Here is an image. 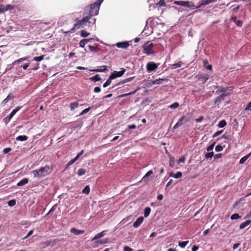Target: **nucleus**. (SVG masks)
<instances>
[{
    "mask_svg": "<svg viewBox=\"0 0 251 251\" xmlns=\"http://www.w3.org/2000/svg\"><path fill=\"white\" fill-rule=\"evenodd\" d=\"M14 6L11 4H8L6 6H4V11H7L9 10L13 9L14 8Z\"/></svg>",
    "mask_w": 251,
    "mask_h": 251,
    "instance_id": "25",
    "label": "nucleus"
},
{
    "mask_svg": "<svg viewBox=\"0 0 251 251\" xmlns=\"http://www.w3.org/2000/svg\"><path fill=\"white\" fill-rule=\"evenodd\" d=\"M151 209L149 207H147L145 209L144 211V216L147 217L150 214Z\"/></svg>",
    "mask_w": 251,
    "mask_h": 251,
    "instance_id": "24",
    "label": "nucleus"
},
{
    "mask_svg": "<svg viewBox=\"0 0 251 251\" xmlns=\"http://www.w3.org/2000/svg\"><path fill=\"white\" fill-rule=\"evenodd\" d=\"M90 192V188L88 186H86L82 190V193L88 194Z\"/></svg>",
    "mask_w": 251,
    "mask_h": 251,
    "instance_id": "34",
    "label": "nucleus"
},
{
    "mask_svg": "<svg viewBox=\"0 0 251 251\" xmlns=\"http://www.w3.org/2000/svg\"><path fill=\"white\" fill-rule=\"evenodd\" d=\"M226 123L225 120H222L219 123L218 126L222 128L226 126Z\"/></svg>",
    "mask_w": 251,
    "mask_h": 251,
    "instance_id": "27",
    "label": "nucleus"
},
{
    "mask_svg": "<svg viewBox=\"0 0 251 251\" xmlns=\"http://www.w3.org/2000/svg\"><path fill=\"white\" fill-rule=\"evenodd\" d=\"M185 160V158L184 156H182L181 158H180L178 160V163H183L184 162Z\"/></svg>",
    "mask_w": 251,
    "mask_h": 251,
    "instance_id": "49",
    "label": "nucleus"
},
{
    "mask_svg": "<svg viewBox=\"0 0 251 251\" xmlns=\"http://www.w3.org/2000/svg\"><path fill=\"white\" fill-rule=\"evenodd\" d=\"M70 232L75 235L83 234L84 233V231L83 230H78L75 228H72L70 230Z\"/></svg>",
    "mask_w": 251,
    "mask_h": 251,
    "instance_id": "11",
    "label": "nucleus"
},
{
    "mask_svg": "<svg viewBox=\"0 0 251 251\" xmlns=\"http://www.w3.org/2000/svg\"><path fill=\"white\" fill-rule=\"evenodd\" d=\"M174 4L180 5L184 7H194L195 6V5L194 3L192 1H182V0H179V1H175L174 2Z\"/></svg>",
    "mask_w": 251,
    "mask_h": 251,
    "instance_id": "2",
    "label": "nucleus"
},
{
    "mask_svg": "<svg viewBox=\"0 0 251 251\" xmlns=\"http://www.w3.org/2000/svg\"><path fill=\"white\" fill-rule=\"evenodd\" d=\"M143 221H144L143 217L141 216V217H139L136 220V221L134 223L133 225V226L135 228L138 227L141 225V224L143 222Z\"/></svg>",
    "mask_w": 251,
    "mask_h": 251,
    "instance_id": "8",
    "label": "nucleus"
},
{
    "mask_svg": "<svg viewBox=\"0 0 251 251\" xmlns=\"http://www.w3.org/2000/svg\"><path fill=\"white\" fill-rule=\"evenodd\" d=\"M217 0H202L201 3L196 8H200L202 6H205L212 2L216 1Z\"/></svg>",
    "mask_w": 251,
    "mask_h": 251,
    "instance_id": "7",
    "label": "nucleus"
},
{
    "mask_svg": "<svg viewBox=\"0 0 251 251\" xmlns=\"http://www.w3.org/2000/svg\"><path fill=\"white\" fill-rule=\"evenodd\" d=\"M163 196L162 194H159L157 196V199L159 201L162 200L163 199Z\"/></svg>",
    "mask_w": 251,
    "mask_h": 251,
    "instance_id": "64",
    "label": "nucleus"
},
{
    "mask_svg": "<svg viewBox=\"0 0 251 251\" xmlns=\"http://www.w3.org/2000/svg\"><path fill=\"white\" fill-rule=\"evenodd\" d=\"M170 176L175 178H179L182 176V174L180 172H177L176 174H174L173 173H171L170 174Z\"/></svg>",
    "mask_w": 251,
    "mask_h": 251,
    "instance_id": "15",
    "label": "nucleus"
},
{
    "mask_svg": "<svg viewBox=\"0 0 251 251\" xmlns=\"http://www.w3.org/2000/svg\"><path fill=\"white\" fill-rule=\"evenodd\" d=\"M214 155L213 152H208L205 154V157L206 158H212Z\"/></svg>",
    "mask_w": 251,
    "mask_h": 251,
    "instance_id": "43",
    "label": "nucleus"
},
{
    "mask_svg": "<svg viewBox=\"0 0 251 251\" xmlns=\"http://www.w3.org/2000/svg\"><path fill=\"white\" fill-rule=\"evenodd\" d=\"M27 182H28V179L25 178H23V179H22L21 180H20L17 183V185L18 186H23V185L26 184V183H27Z\"/></svg>",
    "mask_w": 251,
    "mask_h": 251,
    "instance_id": "18",
    "label": "nucleus"
},
{
    "mask_svg": "<svg viewBox=\"0 0 251 251\" xmlns=\"http://www.w3.org/2000/svg\"><path fill=\"white\" fill-rule=\"evenodd\" d=\"M108 67L107 66H101L100 69L93 70V71L96 72H103L107 70Z\"/></svg>",
    "mask_w": 251,
    "mask_h": 251,
    "instance_id": "16",
    "label": "nucleus"
},
{
    "mask_svg": "<svg viewBox=\"0 0 251 251\" xmlns=\"http://www.w3.org/2000/svg\"><path fill=\"white\" fill-rule=\"evenodd\" d=\"M227 95V94L225 93V91L220 96L218 97L215 99V103H218L224 100V97Z\"/></svg>",
    "mask_w": 251,
    "mask_h": 251,
    "instance_id": "12",
    "label": "nucleus"
},
{
    "mask_svg": "<svg viewBox=\"0 0 251 251\" xmlns=\"http://www.w3.org/2000/svg\"><path fill=\"white\" fill-rule=\"evenodd\" d=\"M27 139L26 135H20L16 137V140L19 141H25Z\"/></svg>",
    "mask_w": 251,
    "mask_h": 251,
    "instance_id": "19",
    "label": "nucleus"
},
{
    "mask_svg": "<svg viewBox=\"0 0 251 251\" xmlns=\"http://www.w3.org/2000/svg\"><path fill=\"white\" fill-rule=\"evenodd\" d=\"M251 155V152L248 154V155L243 157L240 160V163L241 164H242L245 163V162L248 159V158L249 157V156Z\"/></svg>",
    "mask_w": 251,
    "mask_h": 251,
    "instance_id": "21",
    "label": "nucleus"
},
{
    "mask_svg": "<svg viewBox=\"0 0 251 251\" xmlns=\"http://www.w3.org/2000/svg\"><path fill=\"white\" fill-rule=\"evenodd\" d=\"M89 48L91 51H94L96 49V48L93 46H89Z\"/></svg>",
    "mask_w": 251,
    "mask_h": 251,
    "instance_id": "63",
    "label": "nucleus"
},
{
    "mask_svg": "<svg viewBox=\"0 0 251 251\" xmlns=\"http://www.w3.org/2000/svg\"><path fill=\"white\" fill-rule=\"evenodd\" d=\"M75 162V160L74 159L71 160L67 164V167H68L70 165H72Z\"/></svg>",
    "mask_w": 251,
    "mask_h": 251,
    "instance_id": "58",
    "label": "nucleus"
},
{
    "mask_svg": "<svg viewBox=\"0 0 251 251\" xmlns=\"http://www.w3.org/2000/svg\"><path fill=\"white\" fill-rule=\"evenodd\" d=\"M33 233V230H30L29 231L28 233L27 234V235L23 238V239H26L28 237H29L31 235H32Z\"/></svg>",
    "mask_w": 251,
    "mask_h": 251,
    "instance_id": "47",
    "label": "nucleus"
},
{
    "mask_svg": "<svg viewBox=\"0 0 251 251\" xmlns=\"http://www.w3.org/2000/svg\"><path fill=\"white\" fill-rule=\"evenodd\" d=\"M124 251H132V249L128 246H125V247H124Z\"/></svg>",
    "mask_w": 251,
    "mask_h": 251,
    "instance_id": "51",
    "label": "nucleus"
},
{
    "mask_svg": "<svg viewBox=\"0 0 251 251\" xmlns=\"http://www.w3.org/2000/svg\"><path fill=\"white\" fill-rule=\"evenodd\" d=\"M126 70L124 68H122L120 71H114L112 74L110 75V79H115L118 77H121L125 73Z\"/></svg>",
    "mask_w": 251,
    "mask_h": 251,
    "instance_id": "3",
    "label": "nucleus"
},
{
    "mask_svg": "<svg viewBox=\"0 0 251 251\" xmlns=\"http://www.w3.org/2000/svg\"><path fill=\"white\" fill-rule=\"evenodd\" d=\"M158 67V65L152 62H149L147 65V70L148 72L155 70Z\"/></svg>",
    "mask_w": 251,
    "mask_h": 251,
    "instance_id": "4",
    "label": "nucleus"
},
{
    "mask_svg": "<svg viewBox=\"0 0 251 251\" xmlns=\"http://www.w3.org/2000/svg\"><path fill=\"white\" fill-rule=\"evenodd\" d=\"M188 122V120L185 116H182L179 119L176 124L174 126V128H176Z\"/></svg>",
    "mask_w": 251,
    "mask_h": 251,
    "instance_id": "5",
    "label": "nucleus"
},
{
    "mask_svg": "<svg viewBox=\"0 0 251 251\" xmlns=\"http://www.w3.org/2000/svg\"><path fill=\"white\" fill-rule=\"evenodd\" d=\"M43 55H41L40 56L35 57L33 58V60L36 61H40L43 60Z\"/></svg>",
    "mask_w": 251,
    "mask_h": 251,
    "instance_id": "41",
    "label": "nucleus"
},
{
    "mask_svg": "<svg viewBox=\"0 0 251 251\" xmlns=\"http://www.w3.org/2000/svg\"><path fill=\"white\" fill-rule=\"evenodd\" d=\"M202 81L205 82L208 78H209V75L207 74H204L201 75V78Z\"/></svg>",
    "mask_w": 251,
    "mask_h": 251,
    "instance_id": "32",
    "label": "nucleus"
},
{
    "mask_svg": "<svg viewBox=\"0 0 251 251\" xmlns=\"http://www.w3.org/2000/svg\"><path fill=\"white\" fill-rule=\"evenodd\" d=\"M90 107H89V108H86V109H84V110L82 111V112L80 113V115H83V114H85V113H87V112L90 110Z\"/></svg>",
    "mask_w": 251,
    "mask_h": 251,
    "instance_id": "50",
    "label": "nucleus"
},
{
    "mask_svg": "<svg viewBox=\"0 0 251 251\" xmlns=\"http://www.w3.org/2000/svg\"><path fill=\"white\" fill-rule=\"evenodd\" d=\"M157 5H158L159 6H165L166 4L164 1V0H160L159 1V2L156 4Z\"/></svg>",
    "mask_w": 251,
    "mask_h": 251,
    "instance_id": "39",
    "label": "nucleus"
},
{
    "mask_svg": "<svg viewBox=\"0 0 251 251\" xmlns=\"http://www.w3.org/2000/svg\"><path fill=\"white\" fill-rule=\"evenodd\" d=\"M106 243H107V240H98V241H96L95 242V243L96 244L95 246H98L99 245L104 244H105Z\"/></svg>",
    "mask_w": 251,
    "mask_h": 251,
    "instance_id": "23",
    "label": "nucleus"
},
{
    "mask_svg": "<svg viewBox=\"0 0 251 251\" xmlns=\"http://www.w3.org/2000/svg\"><path fill=\"white\" fill-rule=\"evenodd\" d=\"M222 130H221V131H217V132H215V133H214V135H213V137H216V136H218V135H220V134L222 133Z\"/></svg>",
    "mask_w": 251,
    "mask_h": 251,
    "instance_id": "57",
    "label": "nucleus"
},
{
    "mask_svg": "<svg viewBox=\"0 0 251 251\" xmlns=\"http://www.w3.org/2000/svg\"><path fill=\"white\" fill-rule=\"evenodd\" d=\"M92 17L91 15L90 16H86V17L84 18L83 19L79 21L78 22V24H76L75 25V27H76L77 25H83L85 24L86 22H88L89 19Z\"/></svg>",
    "mask_w": 251,
    "mask_h": 251,
    "instance_id": "9",
    "label": "nucleus"
},
{
    "mask_svg": "<svg viewBox=\"0 0 251 251\" xmlns=\"http://www.w3.org/2000/svg\"><path fill=\"white\" fill-rule=\"evenodd\" d=\"M153 47V44L151 43L150 44H146L144 46V50L145 53L151 54L152 53L153 51L152 48Z\"/></svg>",
    "mask_w": 251,
    "mask_h": 251,
    "instance_id": "6",
    "label": "nucleus"
},
{
    "mask_svg": "<svg viewBox=\"0 0 251 251\" xmlns=\"http://www.w3.org/2000/svg\"><path fill=\"white\" fill-rule=\"evenodd\" d=\"M90 34L89 33L87 32L86 30H83L81 31L80 35L83 37H86Z\"/></svg>",
    "mask_w": 251,
    "mask_h": 251,
    "instance_id": "28",
    "label": "nucleus"
},
{
    "mask_svg": "<svg viewBox=\"0 0 251 251\" xmlns=\"http://www.w3.org/2000/svg\"><path fill=\"white\" fill-rule=\"evenodd\" d=\"M5 12L4 8V5H0V14L4 13Z\"/></svg>",
    "mask_w": 251,
    "mask_h": 251,
    "instance_id": "53",
    "label": "nucleus"
},
{
    "mask_svg": "<svg viewBox=\"0 0 251 251\" xmlns=\"http://www.w3.org/2000/svg\"><path fill=\"white\" fill-rule=\"evenodd\" d=\"M8 204L10 206H13L16 204V201L15 200H11L8 201Z\"/></svg>",
    "mask_w": 251,
    "mask_h": 251,
    "instance_id": "35",
    "label": "nucleus"
},
{
    "mask_svg": "<svg viewBox=\"0 0 251 251\" xmlns=\"http://www.w3.org/2000/svg\"><path fill=\"white\" fill-rule=\"evenodd\" d=\"M90 79L92 81L96 82V81H98L100 80H101V78H100V75H95L94 76L91 77L90 78Z\"/></svg>",
    "mask_w": 251,
    "mask_h": 251,
    "instance_id": "22",
    "label": "nucleus"
},
{
    "mask_svg": "<svg viewBox=\"0 0 251 251\" xmlns=\"http://www.w3.org/2000/svg\"><path fill=\"white\" fill-rule=\"evenodd\" d=\"M250 224H251V220H247L240 224L239 228L240 229H242L249 226Z\"/></svg>",
    "mask_w": 251,
    "mask_h": 251,
    "instance_id": "13",
    "label": "nucleus"
},
{
    "mask_svg": "<svg viewBox=\"0 0 251 251\" xmlns=\"http://www.w3.org/2000/svg\"><path fill=\"white\" fill-rule=\"evenodd\" d=\"M100 3H101V1L100 2L97 1L95 3H94V4L91 5V8L92 9L95 8V7H99Z\"/></svg>",
    "mask_w": 251,
    "mask_h": 251,
    "instance_id": "36",
    "label": "nucleus"
},
{
    "mask_svg": "<svg viewBox=\"0 0 251 251\" xmlns=\"http://www.w3.org/2000/svg\"><path fill=\"white\" fill-rule=\"evenodd\" d=\"M214 145H215V143H213V144H211V145H210L209 146H208L207 148V151H209L212 150L214 147Z\"/></svg>",
    "mask_w": 251,
    "mask_h": 251,
    "instance_id": "46",
    "label": "nucleus"
},
{
    "mask_svg": "<svg viewBox=\"0 0 251 251\" xmlns=\"http://www.w3.org/2000/svg\"><path fill=\"white\" fill-rule=\"evenodd\" d=\"M11 151V149L10 148H5L3 150V152L4 154H6V153H8L9 151Z\"/></svg>",
    "mask_w": 251,
    "mask_h": 251,
    "instance_id": "48",
    "label": "nucleus"
},
{
    "mask_svg": "<svg viewBox=\"0 0 251 251\" xmlns=\"http://www.w3.org/2000/svg\"><path fill=\"white\" fill-rule=\"evenodd\" d=\"M241 218V216L238 214H234L231 215L230 218L231 220L238 219Z\"/></svg>",
    "mask_w": 251,
    "mask_h": 251,
    "instance_id": "29",
    "label": "nucleus"
},
{
    "mask_svg": "<svg viewBox=\"0 0 251 251\" xmlns=\"http://www.w3.org/2000/svg\"><path fill=\"white\" fill-rule=\"evenodd\" d=\"M136 127L135 125H129L128 126V128L129 129H135Z\"/></svg>",
    "mask_w": 251,
    "mask_h": 251,
    "instance_id": "61",
    "label": "nucleus"
},
{
    "mask_svg": "<svg viewBox=\"0 0 251 251\" xmlns=\"http://www.w3.org/2000/svg\"><path fill=\"white\" fill-rule=\"evenodd\" d=\"M189 241H183V242H179L178 243V245L179 247H180L182 248H184L188 244Z\"/></svg>",
    "mask_w": 251,
    "mask_h": 251,
    "instance_id": "26",
    "label": "nucleus"
},
{
    "mask_svg": "<svg viewBox=\"0 0 251 251\" xmlns=\"http://www.w3.org/2000/svg\"><path fill=\"white\" fill-rule=\"evenodd\" d=\"M130 218L131 217L129 216V217H128L126 218H125L120 223V224H121V225H124V224H125L127 222L129 221V220L130 219Z\"/></svg>",
    "mask_w": 251,
    "mask_h": 251,
    "instance_id": "37",
    "label": "nucleus"
},
{
    "mask_svg": "<svg viewBox=\"0 0 251 251\" xmlns=\"http://www.w3.org/2000/svg\"><path fill=\"white\" fill-rule=\"evenodd\" d=\"M105 235L104 231H102L100 233H98L92 239V241H95L99 238L103 237Z\"/></svg>",
    "mask_w": 251,
    "mask_h": 251,
    "instance_id": "17",
    "label": "nucleus"
},
{
    "mask_svg": "<svg viewBox=\"0 0 251 251\" xmlns=\"http://www.w3.org/2000/svg\"><path fill=\"white\" fill-rule=\"evenodd\" d=\"M153 173V172L152 170H150L149 172H147V173L143 177L142 180H144L147 177H148L149 176L152 175Z\"/></svg>",
    "mask_w": 251,
    "mask_h": 251,
    "instance_id": "31",
    "label": "nucleus"
},
{
    "mask_svg": "<svg viewBox=\"0 0 251 251\" xmlns=\"http://www.w3.org/2000/svg\"><path fill=\"white\" fill-rule=\"evenodd\" d=\"M12 98H13V96L11 94H9L7 96V97L6 98V99L8 100V101L12 100Z\"/></svg>",
    "mask_w": 251,
    "mask_h": 251,
    "instance_id": "59",
    "label": "nucleus"
},
{
    "mask_svg": "<svg viewBox=\"0 0 251 251\" xmlns=\"http://www.w3.org/2000/svg\"><path fill=\"white\" fill-rule=\"evenodd\" d=\"M34 176L35 177H37L39 178H41L43 176H45L47 174V170H46V167L41 168L38 170H35L32 172Z\"/></svg>",
    "mask_w": 251,
    "mask_h": 251,
    "instance_id": "1",
    "label": "nucleus"
},
{
    "mask_svg": "<svg viewBox=\"0 0 251 251\" xmlns=\"http://www.w3.org/2000/svg\"><path fill=\"white\" fill-rule=\"evenodd\" d=\"M78 103L77 102L72 103L70 104V107L72 110H74L75 107L78 106Z\"/></svg>",
    "mask_w": 251,
    "mask_h": 251,
    "instance_id": "38",
    "label": "nucleus"
},
{
    "mask_svg": "<svg viewBox=\"0 0 251 251\" xmlns=\"http://www.w3.org/2000/svg\"><path fill=\"white\" fill-rule=\"evenodd\" d=\"M181 66V64L180 63V62L177 63H176V64H173L172 65V67L173 69H176V68H179Z\"/></svg>",
    "mask_w": 251,
    "mask_h": 251,
    "instance_id": "40",
    "label": "nucleus"
},
{
    "mask_svg": "<svg viewBox=\"0 0 251 251\" xmlns=\"http://www.w3.org/2000/svg\"><path fill=\"white\" fill-rule=\"evenodd\" d=\"M101 91V89L99 87H96L94 88V92L95 93H99Z\"/></svg>",
    "mask_w": 251,
    "mask_h": 251,
    "instance_id": "54",
    "label": "nucleus"
},
{
    "mask_svg": "<svg viewBox=\"0 0 251 251\" xmlns=\"http://www.w3.org/2000/svg\"><path fill=\"white\" fill-rule=\"evenodd\" d=\"M111 79H110L109 78V79L106 81V82L103 84V87H106L111 84Z\"/></svg>",
    "mask_w": 251,
    "mask_h": 251,
    "instance_id": "42",
    "label": "nucleus"
},
{
    "mask_svg": "<svg viewBox=\"0 0 251 251\" xmlns=\"http://www.w3.org/2000/svg\"><path fill=\"white\" fill-rule=\"evenodd\" d=\"M223 150V148L221 145H218L215 148V150L217 151H220Z\"/></svg>",
    "mask_w": 251,
    "mask_h": 251,
    "instance_id": "44",
    "label": "nucleus"
},
{
    "mask_svg": "<svg viewBox=\"0 0 251 251\" xmlns=\"http://www.w3.org/2000/svg\"><path fill=\"white\" fill-rule=\"evenodd\" d=\"M174 158H170V165L172 167H173L174 166V165H173V164H174Z\"/></svg>",
    "mask_w": 251,
    "mask_h": 251,
    "instance_id": "60",
    "label": "nucleus"
},
{
    "mask_svg": "<svg viewBox=\"0 0 251 251\" xmlns=\"http://www.w3.org/2000/svg\"><path fill=\"white\" fill-rule=\"evenodd\" d=\"M85 173H86L85 170H84L83 169H80L78 171L77 174L79 176H81L84 175Z\"/></svg>",
    "mask_w": 251,
    "mask_h": 251,
    "instance_id": "30",
    "label": "nucleus"
},
{
    "mask_svg": "<svg viewBox=\"0 0 251 251\" xmlns=\"http://www.w3.org/2000/svg\"><path fill=\"white\" fill-rule=\"evenodd\" d=\"M20 109V108L18 107L13 109L8 116V119H11L15 115V114Z\"/></svg>",
    "mask_w": 251,
    "mask_h": 251,
    "instance_id": "20",
    "label": "nucleus"
},
{
    "mask_svg": "<svg viewBox=\"0 0 251 251\" xmlns=\"http://www.w3.org/2000/svg\"><path fill=\"white\" fill-rule=\"evenodd\" d=\"M86 44L84 39L81 40L79 42V46L81 48H84L85 45Z\"/></svg>",
    "mask_w": 251,
    "mask_h": 251,
    "instance_id": "45",
    "label": "nucleus"
},
{
    "mask_svg": "<svg viewBox=\"0 0 251 251\" xmlns=\"http://www.w3.org/2000/svg\"><path fill=\"white\" fill-rule=\"evenodd\" d=\"M179 106V103L177 102H176L172 104H171L169 107L172 109H176Z\"/></svg>",
    "mask_w": 251,
    "mask_h": 251,
    "instance_id": "33",
    "label": "nucleus"
},
{
    "mask_svg": "<svg viewBox=\"0 0 251 251\" xmlns=\"http://www.w3.org/2000/svg\"><path fill=\"white\" fill-rule=\"evenodd\" d=\"M129 46V43L127 42H123L118 43L116 44V46L119 48L126 49Z\"/></svg>",
    "mask_w": 251,
    "mask_h": 251,
    "instance_id": "10",
    "label": "nucleus"
},
{
    "mask_svg": "<svg viewBox=\"0 0 251 251\" xmlns=\"http://www.w3.org/2000/svg\"><path fill=\"white\" fill-rule=\"evenodd\" d=\"M137 91V90H135V91H134L133 92H130V93H127V94H125L123 95H122V97H124V96H128V95H131V94H135L136 92Z\"/></svg>",
    "mask_w": 251,
    "mask_h": 251,
    "instance_id": "56",
    "label": "nucleus"
},
{
    "mask_svg": "<svg viewBox=\"0 0 251 251\" xmlns=\"http://www.w3.org/2000/svg\"><path fill=\"white\" fill-rule=\"evenodd\" d=\"M164 81H167V79L165 78V79L160 78V79H156L155 80H153L151 82V83L152 85L160 84H161L162 83V82Z\"/></svg>",
    "mask_w": 251,
    "mask_h": 251,
    "instance_id": "14",
    "label": "nucleus"
},
{
    "mask_svg": "<svg viewBox=\"0 0 251 251\" xmlns=\"http://www.w3.org/2000/svg\"><path fill=\"white\" fill-rule=\"evenodd\" d=\"M245 110H251V101L247 105Z\"/></svg>",
    "mask_w": 251,
    "mask_h": 251,
    "instance_id": "52",
    "label": "nucleus"
},
{
    "mask_svg": "<svg viewBox=\"0 0 251 251\" xmlns=\"http://www.w3.org/2000/svg\"><path fill=\"white\" fill-rule=\"evenodd\" d=\"M222 156V153H218L214 155V158L218 159L221 158Z\"/></svg>",
    "mask_w": 251,
    "mask_h": 251,
    "instance_id": "62",
    "label": "nucleus"
},
{
    "mask_svg": "<svg viewBox=\"0 0 251 251\" xmlns=\"http://www.w3.org/2000/svg\"><path fill=\"white\" fill-rule=\"evenodd\" d=\"M235 23L236 24V25L239 26H242V21H240V20H237L236 21V22H235Z\"/></svg>",
    "mask_w": 251,
    "mask_h": 251,
    "instance_id": "55",
    "label": "nucleus"
}]
</instances>
